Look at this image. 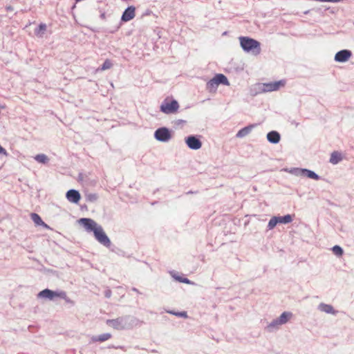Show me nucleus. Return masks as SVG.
<instances>
[{"label":"nucleus","mask_w":354,"mask_h":354,"mask_svg":"<svg viewBox=\"0 0 354 354\" xmlns=\"http://www.w3.org/2000/svg\"><path fill=\"white\" fill-rule=\"evenodd\" d=\"M86 232H93L95 239L102 245L109 248L111 245V241L104 232L102 227L91 218H82L78 221Z\"/></svg>","instance_id":"nucleus-1"},{"label":"nucleus","mask_w":354,"mask_h":354,"mask_svg":"<svg viewBox=\"0 0 354 354\" xmlns=\"http://www.w3.org/2000/svg\"><path fill=\"white\" fill-rule=\"evenodd\" d=\"M106 324L115 330H129L138 326L139 320L132 316H125L114 319H107Z\"/></svg>","instance_id":"nucleus-2"},{"label":"nucleus","mask_w":354,"mask_h":354,"mask_svg":"<svg viewBox=\"0 0 354 354\" xmlns=\"http://www.w3.org/2000/svg\"><path fill=\"white\" fill-rule=\"evenodd\" d=\"M239 41L240 45L245 52L254 55H257L261 53L260 43L258 41L248 37H240Z\"/></svg>","instance_id":"nucleus-3"},{"label":"nucleus","mask_w":354,"mask_h":354,"mask_svg":"<svg viewBox=\"0 0 354 354\" xmlns=\"http://www.w3.org/2000/svg\"><path fill=\"white\" fill-rule=\"evenodd\" d=\"M292 317L293 315L291 312L284 311L279 317L274 319L270 322L267 325L266 328L270 332L278 330L282 325L287 324Z\"/></svg>","instance_id":"nucleus-4"},{"label":"nucleus","mask_w":354,"mask_h":354,"mask_svg":"<svg viewBox=\"0 0 354 354\" xmlns=\"http://www.w3.org/2000/svg\"><path fill=\"white\" fill-rule=\"evenodd\" d=\"M180 105L177 100L172 97H166L161 103L160 110L165 114H174L178 112Z\"/></svg>","instance_id":"nucleus-5"},{"label":"nucleus","mask_w":354,"mask_h":354,"mask_svg":"<svg viewBox=\"0 0 354 354\" xmlns=\"http://www.w3.org/2000/svg\"><path fill=\"white\" fill-rule=\"evenodd\" d=\"M219 84L230 85L227 78L223 74H216L207 83V89L209 92H215Z\"/></svg>","instance_id":"nucleus-6"},{"label":"nucleus","mask_w":354,"mask_h":354,"mask_svg":"<svg viewBox=\"0 0 354 354\" xmlns=\"http://www.w3.org/2000/svg\"><path fill=\"white\" fill-rule=\"evenodd\" d=\"M284 171L296 176H304L315 180H318L320 179V177L316 173H315L313 171L307 169L291 168L285 169Z\"/></svg>","instance_id":"nucleus-7"},{"label":"nucleus","mask_w":354,"mask_h":354,"mask_svg":"<svg viewBox=\"0 0 354 354\" xmlns=\"http://www.w3.org/2000/svg\"><path fill=\"white\" fill-rule=\"evenodd\" d=\"M38 297L53 300L55 297L65 298L66 292L64 291H53L49 289H44L38 293Z\"/></svg>","instance_id":"nucleus-8"},{"label":"nucleus","mask_w":354,"mask_h":354,"mask_svg":"<svg viewBox=\"0 0 354 354\" xmlns=\"http://www.w3.org/2000/svg\"><path fill=\"white\" fill-rule=\"evenodd\" d=\"M286 85V80H281L279 81L265 83L261 85L260 89L263 92H271L279 90L280 88Z\"/></svg>","instance_id":"nucleus-9"},{"label":"nucleus","mask_w":354,"mask_h":354,"mask_svg":"<svg viewBox=\"0 0 354 354\" xmlns=\"http://www.w3.org/2000/svg\"><path fill=\"white\" fill-rule=\"evenodd\" d=\"M155 138L162 142H168L172 137L171 131L166 127L158 129L154 133Z\"/></svg>","instance_id":"nucleus-10"},{"label":"nucleus","mask_w":354,"mask_h":354,"mask_svg":"<svg viewBox=\"0 0 354 354\" xmlns=\"http://www.w3.org/2000/svg\"><path fill=\"white\" fill-rule=\"evenodd\" d=\"M185 143L188 147L193 150H198L201 148L202 142L194 136H190L185 138Z\"/></svg>","instance_id":"nucleus-11"},{"label":"nucleus","mask_w":354,"mask_h":354,"mask_svg":"<svg viewBox=\"0 0 354 354\" xmlns=\"http://www.w3.org/2000/svg\"><path fill=\"white\" fill-rule=\"evenodd\" d=\"M352 56L351 51L349 50H342L337 52L335 55V60L337 62L344 63L347 62Z\"/></svg>","instance_id":"nucleus-12"},{"label":"nucleus","mask_w":354,"mask_h":354,"mask_svg":"<svg viewBox=\"0 0 354 354\" xmlns=\"http://www.w3.org/2000/svg\"><path fill=\"white\" fill-rule=\"evenodd\" d=\"M66 197L67 200L73 203H78L81 198L80 194L75 189H70L66 192Z\"/></svg>","instance_id":"nucleus-13"},{"label":"nucleus","mask_w":354,"mask_h":354,"mask_svg":"<svg viewBox=\"0 0 354 354\" xmlns=\"http://www.w3.org/2000/svg\"><path fill=\"white\" fill-rule=\"evenodd\" d=\"M135 8L133 6L128 7L123 12L121 19L123 21H129L135 17Z\"/></svg>","instance_id":"nucleus-14"},{"label":"nucleus","mask_w":354,"mask_h":354,"mask_svg":"<svg viewBox=\"0 0 354 354\" xmlns=\"http://www.w3.org/2000/svg\"><path fill=\"white\" fill-rule=\"evenodd\" d=\"M317 308L321 312L327 314L336 315L337 313V311L335 310L331 305L324 303L319 304Z\"/></svg>","instance_id":"nucleus-15"},{"label":"nucleus","mask_w":354,"mask_h":354,"mask_svg":"<svg viewBox=\"0 0 354 354\" xmlns=\"http://www.w3.org/2000/svg\"><path fill=\"white\" fill-rule=\"evenodd\" d=\"M30 218L34 222V223L37 226H42L43 227L46 229H50L49 225H48L46 223H45L40 216L36 213H32L30 214Z\"/></svg>","instance_id":"nucleus-16"},{"label":"nucleus","mask_w":354,"mask_h":354,"mask_svg":"<svg viewBox=\"0 0 354 354\" xmlns=\"http://www.w3.org/2000/svg\"><path fill=\"white\" fill-rule=\"evenodd\" d=\"M280 134L275 131H270L267 134L268 140L273 144L278 143L280 141Z\"/></svg>","instance_id":"nucleus-17"},{"label":"nucleus","mask_w":354,"mask_h":354,"mask_svg":"<svg viewBox=\"0 0 354 354\" xmlns=\"http://www.w3.org/2000/svg\"><path fill=\"white\" fill-rule=\"evenodd\" d=\"M254 127V125L252 124L240 129L236 133V137L243 138L248 136L251 132Z\"/></svg>","instance_id":"nucleus-18"},{"label":"nucleus","mask_w":354,"mask_h":354,"mask_svg":"<svg viewBox=\"0 0 354 354\" xmlns=\"http://www.w3.org/2000/svg\"><path fill=\"white\" fill-rule=\"evenodd\" d=\"M342 160V156L341 153L338 151H333L330 158V162L333 165H337Z\"/></svg>","instance_id":"nucleus-19"},{"label":"nucleus","mask_w":354,"mask_h":354,"mask_svg":"<svg viewBox=\"0 0 354 354\" xmlns=\"http://www.w3.org/2000/svg\"><path fill=\"white\" fill-rule=\"evenodd\" d=\"M111 337V335L110 333H104L98 336H93L91 337V340L93 342H104L109 339Z\"/></svg>","instance_id":"nucleus-20"},{"label":"nucleus","mask_w":354,"mask_h":354,"mask_svg":"<svg viewBox=\"0 0 354 354\" xmlns=\"http://www.w3.org/2000/svg\"><path fill=\"white\" fill-rule=\"evenodd\" d=\"M46 25L45 24H40L39 26L35 30V34L38 37H43L46 30Z\"/></svg>","instance_id":"nucleus-21"},{"label":"nucleus","mask_w":354,"mask_h":354,"mask_svg":"<svg viewBox=\"0 0 354 354\" xmlns=\"http://www.w3.org/2000/svg\"><path fill=\"white\" fill-rule=\"evenodd\" d=\"M277 221L279 223H290L292 221V217L290 214H287L283 216H277Z\"/></svg>","instance_id":"nucleus-22"},{"label":"nucleus","mask_w":354,"mask_h":354,"mask_svg":"<svg viewBox=\"0 0 354 354\" xmlns=\"http://www.w3.org/2000/svg\"><path fill=\"white\" fill-rule=\"evenodd\" d=\"M35 160L39 163L46 164L48 162L49 158L44 153L37 154L34 157Z\"/></svg>","instance_id":"nucleus-23"},{"label":"nucleus","mask_w":354,"mask_h":354,"mask_svg":"<svg viewBox=\"0 0 354 354\" xmlns=\"http://www.w3.org/2000/svg\"><path fill=\"white\" fill-rule=\"evenodd\" d=\"M331 250H332L333 254L338 257H340L343 255V253H344L343 249L339 245L333 246Z\"/></svg>","instance_id":"nucleus-24"},{"label":"nucleus","mask_w":354,"mask_h":354,"mask_svg":"<svg viewBox=\"0 0 354 354\" xmlns=\"http://www.w3.org/2000/svg\"><path fill=\"white\" fill-rule=\"evenodd\" d=\"M98 198V196L97 194L95 193H89L86 194V199L88 202H95Z\"/></svg>","instance_id":"nucleus-25"},{"label":"nucleus","mask_w":354,"mask_h":354,"mask_svg":"<svg viewBox=\"0 0 354 354\" xmlns=\"http://www.w3.org/2000/svg\"><path fill=\"white\" fill-rule=\"evenodd\" d=\"M278 223H278L277 216H273L272 218H271V219L268 222V230H272Z\"/></svg>","instance_id":"nucleus-26"},{"label":"nucleus","mask_w":354,"mask_h":354,"mask_svg":"<svg viewBox=\"0 0 354 354\" xmlns=\"http://www.w3.org/2000/svg\"><path fill=\"white\" fill-rule=\"evenodd\" d=\"M112 66H113V64L111 62V60L106 59L104 61V62L103 63V64L102 65V66L100 68V70H101V71H106V70H108V69L111 68L112 67Z\"/></svg>","instance_id":"nucleus-27"},{"label":"nucleus","mask_w":354,"mask_h":354,"mask_svg":"<svg viewBox=\"0 0 354 354\" xmlns=\"http://www.w3.org/2000/svg\"><path fill=\"white\" fill-rule=\"evenodd\" d=\"M173 277L176 281H178L179 282H182V283H187V284H194V283L192 281H191L189 279H188L187 278H184V277H181L176 276V275H174Z\"/></svg>","instance_id":"nucleus-28"},{"label":"nucleus","mask_w":354,"mask_h":354,"mask_svg":"<svg viewBox=\"0 0 354 354\" xmlns=\"http://www.w3.org/2000/svg\"><path fill=\"white\" fill-rule=\"evenodd\" d=\"M168 313L169 314H171V315H176L177 317H184V318H187V312L185 311H183V312H174L173 310H168L167 311Z\"/></svg>","instance_id":"nucleus-29"},{"label":"nucleus","mask_w":354,"mask_h":354,"mask_svg":"<svg viewBox=\"0 0 354 354\" xmlns=\"http://www.w3.org/2000/svg\"><path fill=\"white\" fill-rule=\"evenodd\" d=\"M66 302L73 304V302L67 297L66 295V297L63 298Z\"/></svg>","instance_id":"nucleus-30"},{"label":"nucleus","mask_w":354,"mask_h":354,"mask_svg":"<svg viewBox=\"0 0 354 354\" xmlns=\"http://www.w3.org/2000/svg\"><path fill=\"white\" fill-rule=\"evenodd\" d=\"M106 296L107 297H109L111 296V292H110V291L107 292L106 293Z\"/></svg>","instance_id":"nucleus-31"},{"label":"nucleus","mask_w":354,"mask_h":354,"mask_svg":"<svg viewBox=\"0 0 354 354\" xmlns=\"http://www.w3.org/2000/svg\"><path fill=\"white\" fill-rule=\"evenodd\" d=\"M132 290H133V291H134V292H138V293L139 292H138V289H136V288H132Z\"/></svg>","instance_id":"nucleus-32"}]
</instances>
